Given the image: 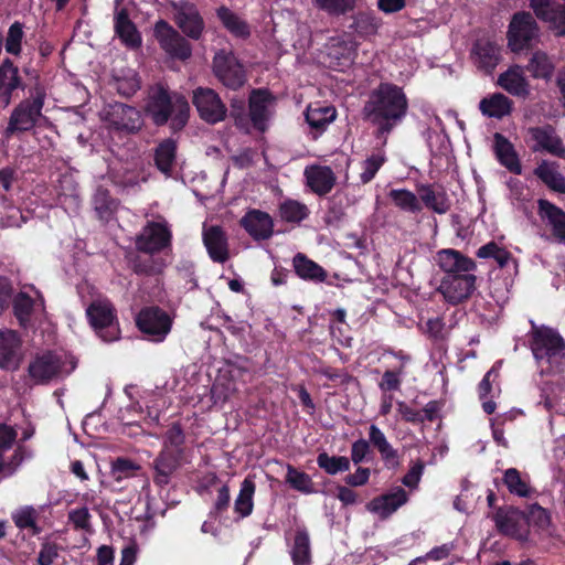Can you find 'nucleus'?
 <instances>
[{
    "label": "nucleus",
    "instance_id": "nucleus-1",
    "mask_svg": "<svg viewBox=\"0 0 565 565\" xmlns=\"http://www.w3.org/2000/svg\"><path fill=\"white\" fill-rule=\"evenodd\" d=\"M408 108L403 89L393 84H381L364 106V115L377 128L379 135L390 134L405 117Z\"/></svg>",
    "mask_w": 565,
    "mask_h": 565
},
{
    "label": "nucleus",
    "instance_id": "nucleus-2",
    "mask_svg": "<svg viewBox=\"0 0 565 565\" xmlns=\"http://www.w3.org/2000/svg\"><path fill=\"white\" fill-rule=\"evenodd\" d=\"M145 111L158 126L170 119L173 129H181L188 121L190 106L183 96L170 95L164 87L156 86L148 93Z\"/></svg>",
    "mask_w": 565,
    "mask_h": 565
},
{
    "label": "nucleus",
    "instance_id": "nucleus-3",
    "mask_svg": "<svg viewBox=\"0 0 565 565\" xmlns=\"http://www.w3.org/2000/svg\"><path fill=\"white\" fill-rule=\"evenodd\" d=\"M46 97L45 89L41 86L30 92V97L20 102L12 110L7 128L3 131L6 139L18 132L31 130L42 115V108Z\"/></svg>",
    "mask_w": 565,
    "mask_h": 565
},
{
    "label": "nucleus",
    "instance_id": "nucleus-4",
    "mask_svg": "<svg viewBox=\"0 0 565 565\" xmlns=\"http://www.w3.org/2000/svg\"><path fill=\"white\" fill-rule=\"evenodd\" d=\"M86 316L92 328L103 341L111 342L119 339L120 329L116 310L108 299L98 298L92 301L86 309Z\"/></svg>",
    "mask_w": 565,
    "mask_h": 565
},
{
    "label": "nucleus",
    "instance_id": "nucleus-5",
    "mask_svg": "<svg viewBox=\"0 0 565 565\" xmlns=\"http://www.w3.org/2000/svg\"><path fill=\"white\" fill-rule=\"evenodd\" d=\"M532 324L531 350L537 361L546 360L548 363H557L565 356V342L552 328Z\"/></svg>",
    "mask_w": 565,
    "mask_h": 565
},
{
    "label": "nucleus",
    "instance_id": "nucleus-6",
    "mask_svg": "<svg viewBox=\"0 0 565 565\" xmlns=\"http://www.w3.org/2000/svg\"><path fill=\"white\" fill-rule=\"evenodd\" d=\"M76 363L66 355L51 352L38 355L29 365V374L36 383H45L51 380L70 374Z\"/></svg>",
    "mask_w": 565,
    "mask_h": 565
},
{
    "label": "nucleus",
    "instance_id": "nucleus-7",
    "mask_svg": "<svg viewBox=\"0 0 565 565\" xmlns=\"http://www.w3.org/2000/svg\"><path fill=\"white\" fill-rule=\"evenodd\" d=\"M192 103L199 116L207 124L223 121L227 115V108L218 94L209 87H198L193 90Z\"/></svg>",
    "mask_w": 565,
    "mask_h": 565
},
{
    "label": "nucleus",
    "instance_id": "nucleus-8",
    "mask_svg": "<svg viewBox=\"0 0 565 565\" xmlns=\"http://www.w3.org/2000/svg\"><path fill=\"white\" fill-rule=\"evenodd\" d=\"M153 34L160 47L172 58L188 60L192 54L190 43L167 21L154 24Z\"/></svg>",
    "mask_w": 565,
    "mask_h": 565
},
{
    "label": "nucleus",
    "instance_id": "nucleus-9",
    "mask_svg": "<svg viewBox=\"0 0 565 565\" xmlns=\"http://www.w3.org/2000/svg\"><path fill=\"white\" fill-rule=\"evenodd\" d=\"M137 326L150 340L161 342L171 330L172 319L164 310L149 307L138 313Z\"/></svg>",
    "mask_w": 565,
    "mask_h": 565
},
{
    "label": "nucleus",
    "instance_id": "nucleus-10",
    "mask_svg": "<svg viewBox=\"0 0 565 565\" xmlns=\"http://www.w3.org/2000/svg\"><path fill=\"white\" fill-rule=\"evenodd\" d=\"M213 71L223 85L232 89L239 88L246 81L243 65L231 51L221 50L215 54Z\"/></svg>",
    "mask_w": 565,
    "mask_h": 565
},
{
    "label": "nucleus",
    "instance_id": "nucleus-11",
    "mask_svg": "<svg viewBox=\"0 0 565 565\" xmlns=\"http://www.w3.org/2000/svg\"><path fill=\"white\" fill-rule=\"evenodd\" d=\"M173 19L180 30L190 39L199 40L205 24L198 8L188 1L171 3Z\"/></svg>",
    "mask_w": 565,
    "mask_h": 565
},
{
    "label": "nucleus",
    "instance_id": "nucleus-12",
    "mask_svg": "<svg viewBox=\"0 0 565 565\" xmlns=\"http://www.w3.org/2000/svg\"><path fill=\"white\" fill-rule=\"evenodd\" d=\"M104 119L109 127L129 134L137 132L143 125L139 110L120 103L109 105L105 110Z\"/></svg>",
    "mask_w": 565,
    "mask_h": 565
},
{
    "label": "nucleus",
    "instance_id": "nucleus-13",
    "mask_svg": "<svg viewBox=\"0 0 565 565\" xmlns=\"http://www.w3.org/2000/svg\"><path fill=\"white\" fill-rule=\"evenodd\" d=\"M171 236L166 221L149 222L138 235L136 245L141 252L154 254L170 246Z\"/></svg>",
    "mask_w": 565,
    "mask_h": 565
},
{
    "label": "nucleus",
    "instance_id": "nucleus-14",
    "mask_svg": "<svg viewBox=\"0 0 565 565\" xmlns=\"http://www.w3.org/2000/svg\"><path fill=\"white\" fill-rule=\"evenodd\" d=\"M476 288V276L471 273L446 275L439 286V291L449 303L457 305L468 299Z\"/></svg>",
    "mask_w": 565,
    "mask_h": 565
},
{
    "label": "nucleus",
    "instance_id": "nucleus-15",
    "mask_svg": "<svg viewBox=\"0 0 565 565\" xmlns=\"http://www.w3.org/2000/svg\"><path fill=\"white\" fill-rule=\"evenodd\" d=\"M537 36V25L527 12L515 13L510 22L508 39L512 51L523 50L531 40Z\"/></svg>",
    "mask_w": 565,
    "mask_h": 565
},
{
    "label": "nucleus",
    "instance_id": "nucleus-16",
    "mask_svg": "<svg viewBox=\"0 0 565 565\" xmlns=\"http://www.w3.org/2000/svg\"><path fill=\"white\" fill-rule=\"evenodd\" d=\"M13 311L21 327H30L44 319V299L39 294L31 298L25 292H20L13 300Z\"/></svg>",
    "mask_w": 565,
    "mask_h": 565
},
{
    "label": "nucleus",
    "instance_id": "nucleus-17",
    "mask_svg": "<svg viewBox=\"0 0 565 565\" xmlns=\"http://www.w3.org/2000/svg\"><path fill=\"white\" fill-rule=\"evenodd\" d=\"M531 8L556 35H565V0H531Z\"/></svg>",
    "mask_w": 565,
    "mask_h": 565
},
{
    "label": "nucleus",
    "instance_id": "nucleus-18",
    "mask_svg": "<svg viewBox=\"0 0 565 565\" xmlns=\"http://www.w3.org/2000/svg\"><path fill=\"white\" fill-rule=\"evenodd\" d=\"M531 8L556 35H565V0H531Z\"/></svg>",
    "mask_w": 565,
    "mask_h": 565
},
{
    "label": "nucleus",
    "instance_id": "nucleus-19",
    "mask_svg": "<svg viewBox=\"0 0 565 565\" xmlns=\"http://www.w3.org/2000/svg\"><path fill=\"white\" fill-rule=\"evenodd\" d=\"M23 358L22 341L18 333L13 330L0 331V367L15 371Z\"/></svg>",
    "mask_w": 565,
    "mask_h": 565
},
{
    "label": "nucleus",
    "instance_id": "nucleus-20",
    "mask_svg": "<svg viewBox=\"0 0 565 565\" xmlns=\"http://www.w3.org/2000/svg\"><path fill=\"white\" fill-rule=\"evenodd\" d=\"M527 135L533 151H545L556 157H565V147L551 126L530 128Z\"/></svg>",
    "mask_w": 565,
    "mask_h": 565
},
{
    "label": "nucleus",
    "instance_id": "nucleus-21",
    "mask_svg": "<svg viewBox=\"0 0 565 565\" xmlns=\"http://www.w3.org/2000/svg\"><path fill=\"white\" fill-rule=\"evenodd\" d=\"M407 501V492L403 488L396 487L391 492L371 500L367 503L366 509L381 519H386Z\"/></svg>",
    "mask_w": 565,
    "mask_h": 565
},
{
    "label": "nucleus",
    "instance_id": "nucleus-22",
    "mask_svg": "<svg viewBox=\"0 0 565 565\" xmlns=\"http://www.w3.org/2000/svg\"><path fill=\"white\" fill-rule=\"evenodd\" d=\"M241 225L256 241L267 239L274 232L271 216L260 210H249L242 217Z\"/></svg>",
    "mask_w": 565,
    "mask_h": 565
},
{
    "label": "nucleus",
    "instance_id": "nucleus-23",
    "mask_svg": "<svg viewBox=\"0 0 565 565\" xmlns=\"http://www.w3.org/2000/svg\"><path fill=\"white\" fill-rule=\"evenodd\" d=\"M19 88H23L19 68L10 60H4L0 65V106L8 107L13 92Z\"/></svg>",
    "mask_w": 565,
    "mask_h": 565
},
{
    "label": "nucleus",
    "instance_id": "nucleus-24",
    "mask_svg": "<svg viewBox=\"0 0 565 565\" xmlns=\"http://www.w3.org/2000/svg\"><path fill=\"white\" fill-rule=\"evenodd\" d=\"M182 454L179 450L163 448L153 462L154 482L160 486L169 483L171 476L180 468Z\"/></svg>",
    "mask_w": 565,
    "mask_h": 565
},
{
    "label": "nucleus",
    "instance_id": "nucleus-25",
    "mask_svg": "<svg viewBox=\"0 0 565 565\" xmlns=\"http://www.w3.org/2000/svg\"><path fill=\"white\" fill-rule=\"evenodd\" d=\"M439 267L447 275H461L476 269L475 262L456 249H443L437 253Z\"/></svg>",
    "mask_w": 565,
    "mask_h": 565
},
{
    "label": "nucleus",
    "instance_id": "nucleus-26",
    "mask_svg": "<svg viewBox=\"0 0 565 565\" xmlns=\"http://www.w3.org/2000/svg\"><path fill=\"white\" fill-rule=\"evenodd\" d=\"M329 65L334 68L349 66L354 58V44L344 38H331L326 45Z\"/></svg>",
    "mask_w": 565,
    "mask_h": 565
},
{
    "label": "nucleus",
    "instance_id": "nucleus-27",
    "mask_svg": "<svg viewBox=\"0 0 565 565\" xmlns=\"http://www.w3.org/2000/svg\"><path fill=\"white\" fill-rule=\"evenodd\" d=\"M203 242L214 262L224 263L228 259L227 238L220 226H204Z\"/></svg>",
    "mask_w": 565,
    "mask_h": 565
},
{
    "label": "nucleus",
    "instance_id": "nucleus-28",
    "mask_svg": "<svg viewBox=\"0 0 565 565\" xmlns=\"http://www.w3.org/2000/svg\"><path fill=\"white\" fill-rule=\"evenodd\" d=\"M308 186L317 194L323 195L331 191L335 183V175L331 168L324 166H310L305 170Z\"/></svg>",
    "mask_w": 565,
    "mask_h": 565
},
{
    "label": "nucleus",
    "instance_id": "nucleus-29",
    "mask_svg": "<svg viewBox=\"0 0 565 565\" xmlns=\"http://www.w3.org/2000/svg\"><path fill=\"white\" fill-rule=\"evenodd\" d=\"M540 215L553 235L565 243V212L545 200H540Z\"/></svg>",
    "mask_w": 565,
    "mask_h": 565
},
{
    "label": "nucleus",
    "instance_id": "nucleus-30",
    "mask_svg": "<svg viewBox=\"0 0 565 565\" xmlns=\"http://www.w3.org/2000/svg\"><path fill=\"white\" fill-rule=\"evenodd\" d=\"M476 65L486 72H491L500 58L499 46L489 40H479L476 42L472 51Z\"/></svg>",
    "mask_w": 565,
    "mask_h": 565
},
{
    "label": "nucleus",
    "instance_id": "nucleus-31",
    "mask_svg": "<svg viewBox=\"0 0 565 565\" xmlns=\"http://www.w3.org/2000/svg\"><path fill=\"white\" fill-rule=\"evenodd\" d=\"M525 522V514L516 509L508 511H500L495 514V523L501 532L504 534L524 537L523 523Z\"/></svg>",
    "mask_w": 565,
    "mask_h": 565
},
{
    "label": "nucleus",
    "instance_id": "nucleus-32",
    "mask_svg": "<svg viewBox=\"0 0 565 565\" xmlns=\"http://www.w3.org/2000/svg\"><path fill=\"white\" fill-rule=\"evenodd\" d=\"M370 443L379 450L387 468L395 469L399 466L397 451L392 447L384 433L376 426L369 428Z\"/></svg>",
    "mask_w": 565,
    "mask_h": 565
},
{
    "label": "nucleus",
    "instance_id": "nucleus-33",
    "mask_svg": "<svg viewBox=\"0 0 565 565\" xmlns=\"http://www.w3.org/2000/svg\"><path fill=\"white\" fill-rule=\"evenodd\" d=\"M498 84L515 96H526L529 94V83L520 66H512L502 73L498 78Z\"/></svg>",
    "mask_w": 565,
    "mask_h": 565
},
{
    "label": "nucleus",
    "instance_id": "nucleus-34",
    "mask_svg": "<svg viewBox=\"0 0 565 565\" xmlns=\"http://www.w3.org/2000/svg\"><path fill=\"white\" fill-rule=\"evenodd\" d=\"M479 109L482 115L489 118L501 119L510 115L512 109V102L501 93H494L489 97L480 100Z\"/></svg>",
    "mask_w": 565,
    "mask_h": 565
},
{
    "label": "nucleus",
    "instance_id": "nucleus-35",
    "mask_svg": "<svg viewBox=\"0 0 565 565\" xmlns=\"http://www.w3.org/2000/svg\"><path fill=\"white\" fill-rule=\"evenodd\" d=\"M494 151L501 164L515 174L521 173V164L512 143L500 134L494 135Z\"/></svg>",
    "mask_w": 565,
    "mask_h": 565
},
{
    "label": "nucleus",
    "instance_id": "nucleus-36",
    "mask_svg": "<svg viewBox=\"0 0 565 565\" xmlns=\"http://www.w3.org/2000/svg\"><path fill=\"white\" fill-rule=\"evenodd\" d=\"M269 95L264 90H254L249 97V116L254 126L265 129V121L269 116Z\"/></svg>",
    "mask_w": 565,
    "mask_h": 565
},
{
    "label": "nucleus",
    "instance_id": "nucleus-37",
    "mask_svg": "<svg viewBox=\"0 0 565 565\" xmlns=\"http://www.w3.org/2000/svg\"><path fill=\"white\" fill-rule=\"evenodd\" d=\"M534 174L551 190L565 193V177L557 170V164L543 160L534 170Z\"/></svg>",
    "mask_w": 565,
    "mask_h": 565
},
{
    "label": "nucleus",
    "instance_id": "nucleus-38",
    "mask_svg": "<svg viewBox=\"0 0 565 565\" xmlns=\"http://www.w3.org/2000/svg\"><path fill=\"white\" fill-rule=\"evenodd\" d=\"M223 26L235 38L247 39L250 35L248 23L226 7H220L216 11Z\"/></svg>",
    "mask_w": 565,
    "mask_h": 565
},
{
    "label": "nucleus",
    "instance_id": "nucleus-39",
    "mask_svg": "<svg viewBox=\"0 0 565 565\" xmlns=\"http://www.w3.org/2000/svg\"><path fill=\"white\" fill-rule=\"evenodd\" d=\"M115 31L127 46L137 47L140 45V35L125 9L119 10L115 15Z\"/></svg>",
    "mask_w": 565,
    "mask_h": 565
},
{
    "label": "nucleus",
    "instance_id": "nucleus-40",
    "mask_svg": "<svg viewBox=\"0 0 565 565\" xmlns=\"http://www.w3.org/2000/svg\"><path fill=\"white\" fill-rule=\"evenodd\" d=\"M503 483L511 494L529 498L534 493L527 476H523L518 469L509 468L503 473Z\"/></svg>",
    "mask_w": 565,
    "mask_h": 565
},
{
    "label": "nucleus",
    "instance_id": "nucleus-41",
    "mask_svg": "<svg viewBox=\"0 0 565 565\" xmlns=\"http://www.w3.org/2000/svg\"><path fill=\"white\" fill-rule=\"evenodd\" d=\"M255 490V482L250 478H245L241 483L239 492L234 501V511L241 519L252 514Z\"/></svg>",
    "mask_w": 565,
    "mask_h": 565
},
{
    "label": "nucleus",
    "instance_id": "nucleus-42",
    "mask_svg": "<svg viewBox=\"0 0 565 565\" xmlns=\"http://www.w3.org/2000/svg\"><path fill=\"white\" fill-rule=\"evenodd\" d=\"M292 264L296 274L302 279L323 281L327 277L326 270L303 254H297L294 257Z\"/></svg>",
    "mask_w": 565,
    "mask_h": 565
},
{
    "label": "nucleus",
    "instance_id": "nucleus-43",
    "mask_svg": "<svg viewBox=\"0 0 565 565\" xmlns=\"http://www.w3.org/2000/svg\"><path fill=\"white\" fill-rule=\"evenodd\" d=\"M335 109L331 106L320 104L309 105L306 110V119L310 127L315 129H324L335 119Z\"/></svg>",
    "mask_w": 565,
    "mask_h": 565
},
{
    "label": "nucleus",
    "instance_id": "nucleus-44",
    "mask_svg": "<svg viewBox=\"0 0 565 565\" xmlns=\"http://www.w3.org/2000/svg\"><path fill=\"white\" fill-rule=\"evenodd\" d=\"M12 521L20 530H30L33 535L41 532L38 525L39 511L31 505L15 509L11 514Z\"/></svg>",
    "mask_w": 565,
    "mask_h": 565
},
{
    "label": "nucleus",
    "instance_id": "nucleus-45",
    "mask_svg": "<svg viewBox=\"0 0 565 565\" xmlns=\"http://www.w3.org/2000/svg\"><path fill=\"white\" fill-rule=\"evenodd\" d=\"M394 205L405 212L418 213L422 211L420 200L415 193L406 189H393L388 193Z\"/></svg>",
    "mask_w": 565,
    "mask_h": 565
},
{
    "label": "nucleus",
    "instance_id": "nucleus-46",
    "mask_svg": "<svg viewBox=\"0 0 565 565\" xmlns=\"http://www.w3.org/2000/svg\"><path fill=\"white\" fill-rule=\"evenodd\" d=\"M291 557L294 565H310V540L307 531H297L294 545L291 547Z\"/></svg>",
    "mask_w": 565,
    "mask_h": 565
},
{
    "label": "nucleus",
    "instance_id": "nucleus-47",
    "mask_svg": "<svg viewBox=\"0 0 565 565\" xmlns=\"http://www.w3.org/2000/svg\"><path fill=\"white\" fill-rule=\"evenodd\" d=\"M420 201L438 214H445L450 204L444 192H437L429 185H423L419 188Z\"/></svg>",
    "mask_w": 565,
    "mask_h": 565
},
{
    "label": "nucleus",
    "instance_id": "nucleus-48",
    "mask_svg": "<svg viewBox=\"0 0 565 565\" xmlns=\"http://www.w3.org/2000/svg\"><path fill=\"white\" fill-rule=\"evenodd\" d=\"M175 142L164 140L156 150V164L163 173H169L175 159Z\"/></svg>",
    "mask_w": 565,
    "mask_h": 565
},
{
    "label": "nucleus",
    "instance_id": "nucleus-49",
    "mask_svg": "<svg viewBox=\"0 0 565 565\" xmlns=\"http://www.w3.org/2000/svg\"><path fill=\"white\" fill-rule=\"evenodd\" d=\"M527 70L533 77L547 79L553 74L554 65L545 53L539 51L532 55Z\"/></svg>",
    "mask_w": 565,
    "mask_h": 565
},
{
    "label": "nucleus",
    "instance_id": "nucleus-50",
    "mask_svg": "<svg viewBox=\"0 0 565 565\" xmlns=\"http://www.w3.org/2000/svg\"><path fill=\"white\" fill-rule=\"evenodd\" d=\"M386 156L383 151H377L369 156L365 160L361 162V172H360V181L363 184L369 183L381 167L385 163Z\"/></svg>",
    "mask_w": 565,
    "mask_h": 565
},
{
    "label": "nucleus",
    "instance_id": "nucleus-51",
    "mask_svg": "<svg viewBox=\"0 0 565 565\" xmlns=\"http://www.w3.org/2000/svg\"><path fill=\"white\" fill-rule=\"evenodd\" d=\"M477 256L479 258H493L499 267H507L512 260V255L507 249L500 247L497 243L490 242L483 246H481L477 250Z\"/></svg>",
    "mask_w": 565,
    "mask_h": 565
},
{
    "label": "nucleus",
    "instance_id": "nucleus-52",
    "mask_svg": "<svg viewBox=\"0 0 565 565\" xmlns=\"http://www.w3.org/2000/svg\"><path fill=\"white\" fill-rule=\"evenodd\" d=\"M279 213L287 222H300L308 216L309 211L305 204L296 200H286L279 206Z\"/></svg>",
    "mask_w": 565,
    "mask_h": 565
},
{
    "label": "nucleus",
    "instance_id": "nucleus-53",
    "mask_svg": "<svg viewBox=\"0 0 565 565\" xmlns=\"http://www.w3.org/2000/svg\"><path fill=\"white\" fill-rule=\"evenodd\" d=\"M318 466L329 475H335L340 471H347L350 469V460L347 457L329 456L322 452L317 458Z\"/></svg>",
    "mask_w": 565,
    "mask_h": 565
},
{
    "label": "nucleus",
    "instance_id": "nucleus-54",
    "mask_svg": "<svg viewBox=\"0 0 565 565\" xmlns=\"http://www.w3.org/2000/svg\"><path fill=\"white\" fill-rule=\"evenodd\" d=\"M140 466L127 458H117L111 465V475L116 481L134 477Z\"/></svg>",
    "mask_w": 565,
    "mask_h": 565
},
{
    "label": "nucleus",
    "instance_id": "nucleus-55",
    "mask_svg": "<svg viewBox=\"0 0 565 565\" xmlns=\"http://www.w3.org/2000/svg\"><path fill=\"white\" fill-rule=\"evenodd\" d=\"M286 481L296 490L309 493L312 491V482L310 477L301 471H298L291 466L287 467Z\"/></svg>",
    "mask_w": 565,
    "mask_h": 565
},
{
    "label": "nucleus",
    "instance_id": "nucleus-56",
    "mask_svg": "<svg viewBox=\"0 0 565 565\" xmlns=\"http://www.w3.org/2000/svg\"><path fill=\"white\" fill-rule=\"evenodd\" d=\"M315 4L330 14L340 15L354 7V0H315Z\"/></svg>",
    "mask_w": 565,
    "mask_h": 565
},
{
    "label": "nucleus",
    "instance_id": "nucleus-57",
    "mask_svg": "<svg viewBox=\"0 0 565 565\" xmlns=\"http://www.w3.org/2000/svg\"><path fill=\"white\" fill-rule=\"evenodd\" d=\"M23 39L22 25L14 22L8 31L6 39V51L10 54L18 55L21 52V43Z\"/></svg>",
    "mask_w": 565,
    "mask_h": 565
},
{
    "label": "nucleus",
    "instance_id": "nucleus-58",
    "mask_svg": "<svg viewBox=\"0 0 565 565\" xmlns=\"http://www.w3.org/2000/svg\"><path fill=\"white\" fill-rule=\"evenodd\" d=\"M402 363L396 370H388L383 374L380 388L383 391H397L401 386L399 376L404 373L406 358L401 356Z\"/></svg>",
    "mask_w": 565,
    "mask_h": 565
},
{
    "label": "nucleus",
    "instance_id": "nucleus-59",
    "mask_svg": "<svg viewBox=\"0 0 565 565\" xmlns=\"http://www.w3.org/2000/svg\"><path fill=\"white\" fill-rule=\"evenodd\" d=\"M117 90L124 96H130L139 89V81L134 71H129L124 77H116Z\"/></svg>",
    "mask_w": 565,
    "mask_h": 565
},
{
    "label": "nucleus",
    "instance_id": "nucleus-60",
    "mask_svg": "<svg viewBox=\"0 0 565 565\" xmlns=\"http://www.w3.org/2000/svg\"><path fill=\"white\" fill-rule=\"evenodd\" d=\"M68 519L75 529L90 531V514L87 508L72 510Z\"/></svg>",
    "mask_w": 565,
    "mask_h": 565
},
{
    "label": "nucleus",
    "instance_id": "nucleus-61",
    "mask_svg": "<svg viewBox=\"0 0 565 565\" xmlns=\"http://www.w3.org/2000/svg\"><path fill=\"white\" fill-rule=\"evenodd\" d=\"M529 523H533L539 527H546L550 524V515L545 509L537 504L530 507L527 515L525 516Z\"/></svg>",
    "mask_w": 565,
    "mask_h": 565
},
{
    "label": "nucleus",
    "instance_id": "nucleus-62",
    "mask_svg": "<svg viewBox=\"0 0 565 565\" xmlns=\"http://www.w3.org/2000/svg\"><path fill=\"white\" fill-rule=\"evenodd\" d=\"M184 443V435L182 429L173 425L166 434L163 448L179 450L182 454V445Z\"/></svg>",
    "mask_w": 565,
    "mask_h": 565
},
{
    "label": "nucleus",
    "instance_id": "nucleus-63",
    "mask_svg": "<svg viewBox=\"0 0 565 565\" xmlns=\"http://www.w3.org/2000/svg\"><path fill=\"white\" fill-rule=\"evenodd\" d=\"M423 471H424V463L420 461H417L416 463H414L411 467L409 471L403 477V479H402L403 484L411 489H416L420 481Z\"/></svg>",
    "mask_w": 565,
    "mask_h": 565
},
{
    "label": "nucleus",
    "instance_id": "nucleus-64",
    "mask_svg": "<svg viewBox=\"0 0 565 565\" xmlns=\"http://www.w3.org/2000/svg\"><path fill=\"white\" fill-rule=\"evenodd\" d=\"M57 557V547L54 544L45 543L42 545L39 553L38 563L39 565H51Z\"/></svg>",
    "mask_w": 565,
    "mask_h": 565
}]
</instances>
